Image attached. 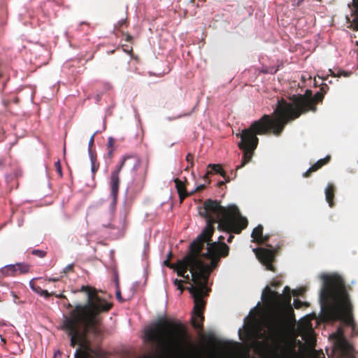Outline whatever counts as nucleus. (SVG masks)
Returning a JSON list of instances; mask_svg holds the SVG:
<instances>
[{
    "instance_id": "obj_52",
    "label": "nucleus",
    "mask_w": 358,
    "mask_h": 358,
    "mask_svg": "<svg viewBox=\"0 0 358 358\" xmlns=\"http://www.w3.org/2000/svg\"><path fill=\"white\" fill-rule=\"evenodd\" d=\"M199 1H206V0H199Z\"/></svg>"
},
{
    "instance_id": "obj_4",
    "label": "nucleus",
    "mask_w": 358,
    "mask_h": 358,
    "mask_svg": "<svg viewBox=\"0 0 358 358\" xmlns=\"http://www.w3.org/2000/svg\"><path fill=\"white\" fill-rule=\"evenodd\" d=\"M145 336L156 345V355H145L141 358H203L201 350L192 343L187 327L180 322L160 318L145 329Z\"/></svg>"
},
{
    "instance_id": "obj_10",
    "label": "nucleus",
    "mask_w": 358,
    "mask_h": 358,
    "mask_svg": "<svg viewBox=\"0 0 358 358\" xmlns=\"http://www.w3.org/2000/svg\"><path fill=\"white\" fill-rule=\"evenodd\" d=\"M90 350L86 351L84 353L83 347L80 345V348L77 350L75 354V358H101L103 357V353L99 347L93 348H92V342L89 341Z\"/></svg>"
},
{
    "instance_id": "obj_46",
    "label": "nucleus",
    "mask_w": 358,
    "mask_h": 358,
    "mask_svg": "<svg viewBox=\"0 0 358 358\" xmlns=\"http://www.w3.org/2000/svg\"><path fill=\"white\" fill-rule=\"evenodd\" d=\"M171 257H172V253H171V252H169V253L168 254L167 259H171Z\"/></svg>"
},
{
    "instance_id": "obj_47",
    "label": "nucleus",
    "mask_w": 358,
    "mask_h": 358,
    "mask_svg": "<svg viewBox=\"0 0 358 358\" xmlns=\"http://www.w3.org/2000/svg\"><path fill=\"white\" fill-rule=\"evenodd\" d=\"M194 1H195V0H190L189 3H191L193 6L194 3Z\"/></svg>"
},
{
    "instance_id": "obj_25",
    "label": "nucleus",
    "mask_w": 358,
    "mask_h": 358,
    "mask_svg": "<svg viewBox=\"0 0 358 358\" xmlns=\"http://www.w3.org/2000/svg\"><path fill=\"white\" fill-rule=\"evenodd\" d=\"M114 145H115V139L111 136L109 137L108 138L107 150L115 149Z\"/></svg>"
},
{
    "instance_id": "obj_28",
    "label": "nucleus",
    "mask_w": 358,
    "mask_h": 358,
    "mask_svg": "<svg viewBox=\"0 0 358 358\" xmlns=\"http://www.w3.org/2000/svg\"><path fill=\"white\" fill-rule=\"evenodd\" d=\"M292 96H305L307 97V99H313L312 96V92L310 90H307L303 95L299 94V95H293Z\"/></svg>"
},
{
    "instance_id": "obj_30",
    "label": "nucleus",
    "mask_w": 358,
    "mask_h": 358,
    "mask_svg": "<svg viewBox=\"0 0 358 358\" xmlns=\"http://www.w3.org/2000/svg\"><path fill=\"white\" fill-rule=\"evenodd\" d=\"M73 269H74V265L73 264H69L67 265L64 269V273H68L69 272H73Z\"/></svg>"
},
{
    "instance_id": "obj_17",
    "label": "nucleus",
    "mask_w": 358,
    "mask_h": 358,
    "mask_svg": "<svg viewBox=\"0 0 358 358\" xmlns=\"http://www.w3.org/2000/svg\"><path fill=\"white\" fill-rule=\"evenodd\" d=\"M263 236V227L261 224H259L256 227L251 234L252 238H253L252 241L257 243L259 238H262Z\"/></svg>"
},
{
    "instance_id": "obj_9",
    "label": "nucleus",
    "mask_w": 358,
    "mask_h": 358,
    "mask_svg": "<svg viewBox=\"0 0 358 358\" xmlns=\"http://www.w3.org/2000/svg\"><path fill=\"white\" fill-rule=\"evenodd\" d=\"M268 248H257L253 249V252L259 261L266 266L268 271L274 272L275 271L273 262L275 260V252L280 248V245H278L277 248L274 249L271 245L267 244Z\"/></svg>"
},
{
    "instance_id": "obj_33",
    "label": "nucleus",
    "mask_w": 358,
    "mask_h": 358,
    "mask_svg": "<svg viewBox=\"0 0 358 358\" xmlns=\"http://www.w3.org/2000/svg\"><path fill=\"white\" fill-rule=\"evenodd\" d=\"M305 0H292V6L299 7L300 6Z\"/></svg>"
},
{
    "instance_id": "obj_6",
    "label": "nucleus",
    "mask_w": 358,
    "mask_h": 358,
    "mask_svg": "<svg viewBox=\"0 0 358 358\" xmlns=\"http://www.w3.org/2000/svg\"><path fill=\"white\" fill-rule=\"evenodd\" d=\"M262 298L264 303L271 306H277L281 303L289 305L287 313L282 310L276 311L268 320V329L272 336L271 344L268 348L269 357L298 358L294 343L282 336V334L289 324V314L293 313L290 306L292 296L289 287L285 286L283 294H280L266 286Z\"/></svg>"
},
{
    "instance_id": "obj_32",
    "label": "nucleus",
    "mask_w": 358,
    "mask_h": 358,
    "mask_svg": "<svg viewBox=\"0 0 358 358\" xmlns=\"http://www.w3.org/2000/svg\"><path fill=\"white\" fill-rule=\"evenodd\" d=\"M30 286H31V289L34 292H36L38 293L39 294H41V291L43 290V289H41V287H40L38 285H35L34 284H32L31 282L30 283Z\"/></svg>"
},
{
    "instance_id": "obj_21",
    "label": "nucleus",
    "mask_w": 358,
    "mask_h": 358,
    "mask_svg": "<svg viewBox=\"0 0 358 358\" xmlns=\"http://www.w3.org/2000/svg\"><path fill=\"white\" fill-rule=\"evenodd\" d=\"M186 160L189 165L187 166L185 170H188L189 168H192L194 166V155L191 153L187 154L186 156Z\"/></svg>"
},
{
    "instance_id": "obj_11",
    "label": "nucleus",
    "mask_w": 358,
    "mask_h": 358,
    "mask_svg": "<svg viewBox=\"0 0 358 358\" xmlns=\"http://www.w3.org/2000/svg\"><path fill=\"white\" fill-rule=\"evenodd\" d=\"M215 173V174H220L221 175L223 178L225 180L226 182H230L231 178L229 176L227 175L224 170L222 169V166L219 164H210L208 166V171L205 176H203V179L205 180H208L210 175Z\"/></svg>"
},
{
    "instance_id": "obj_50",
    "label": "nucleus",
    "mask_w": 358,
    "mask_h": 358,
    "mask_svg": "<svg viewBox=\"0 0 358 358\" xmlns=\"http://www.w3.org/2000/svg\"><path fill=\"white\" fill-rule=\"evenodd\" d=\"M64 153L65 154L66 153V148L64 147Z\"/></svg>"
},
{
    "instance_id": "obj_34",
    "label": "nucleus",
    "mask_w": 358,
    "mask_h": 358,
    "mask_svg": "<svg viewBox=\"0 0 358 358\" xmlns=\"http://www.w3.org/2000/svg\"><path fill=\"white\" fill-rule=\"evenodd\" d=\"M95 133L91 136L90 141H89V149H88V151L90 150V149L92 150V147L94 145V136H95Z\"/></svg>"
},
{
    "instance_id": "obj_39",
    "label": "nucleus",
    "mask_w": 358,
    "mask_h": 358,
    "mask_svg": "<svg viewBox=\"0 0 358 358\" xmlns=\"http://www.w3.org/2000/svg\"><path fill=\"white\" fill-rule=\"evenodd\" d=\"M206 188V185H199L196 189V192H200L203 189H204Z\"/></svg>"
},
{
    "instance_id": "obj_8",
    "label": "nucleus",
    "mask_w": 358,
    "mask_h": 358,
    "mask_svg": "<svg viewBox=\"0 0 358 358\" xmlns=\"http://www.w3.org/2000/svg\"><path fill=\"white\" fill-rule=\"evenodd\" d=\"M141 164L140 159L135 155H124L122 157L120 163L111 172L110 178V196L112 201L109 205L108 210L101 215L102 226L110 229H117V227L113 223L116 209L117 199L119 193L120 183V173L124 167H131L136 171Z\"/></svg>"
},
{
    "instance_id": "obj_24",
    "label": "nucleus",
    "mask_w": 358,
    "mask_h": 358,
    "mask_svg": "<svg viewBox=\"0 0 358 358\" xmlns=\"http://www.w3.org/2000/svg\"><path fill=\"white\" fill-rule=\"evenodd\" d=\"M304 304H306V303L303 302V301H301L299 299H294L293 305H294V308H296V309L301 308Z\"/></svg>"
},
{
    "instance_id": "obj_51",
    "label": "nucleus",
    "mask_w": 358,
    "mask_h": 358,
    "mask_svg": "<svg viewBox=\"0 0 358 358\" xmlns=\"http://www.w3.org/2000/svg\"><path fill=\"white\" fill-rule=\"evenodd\" d=\"M3 164L2 161H0V166H1Z\"/></svg>"
},
{
    "instance_id": "obj_48",
    "label": "nucleus",
    "mask_w": 358,
    "mask_h": 358,
    "mask_svg": "<svg viewBox=\"0 0 358 358\" xmlns=\"http://www.w3.org/2000/svg\"><path fill=\"white\" fill-rule=\"evenodd\" d=\"M276 285H278L275 283H272V286H276Z\"/></svg>"
},
{
    "instance_id": "obj_1",
    "label": "nucleus",
    "mask_w": 358,
    "mask_h": 358,
    "mask_svg": "<svg viewBox=\"0 0 358 358\" xmlns=\"http://www.w3.org/2000/svg\"><path fill=\"white\" fill-rule=\"evenodd\" d=\"M324 96L323 92H317L313 99H307L305 96H292V103H287L282 99L278 101L273 116L264 115L259 120L253 122L249 128L237 134L236 136L241 138L238 148L243 150V154L241 164L236 166L235 171L231 172L234 178L236 177V171L252 160L254 151L259 143L257 135L273 134L275 136H280L289 122L298 118L301 114L309 110L315 112L317 103L322 101Z\"/></svg>"
},
{
    "instance_id": "obj_16",
    "label": "nucleus",
    "mask_w": 358,
    "mask_h": 358,
    "mask_svg": "<svg viewBox=\"0 0 358 358\" xmlns=\"http://www.w3.org/2000/svg\"><path fill=\"white\" fill-rule=\"evenodd\" d=\"M89 155L91 161V170L93 173V176H94L99 168V163L97 162L96 155L93 153L92 150H91L90 149L89 150Z\"/></svg>"
},
{
    "instance_id": "obj_22",
    "label": "nucleus",
    "mask_w": 358,
    "mask_h": 358,
    "mask_svg": "<svg viewBox=\"0 0 358 358\" xmlns=\"http://www.w3.org/2000/svg\"><path fill=\"white\" fill-rule=\"evenodd\" d=\"M31 254L34 255L38 256V257L43 258L45 257L47 252L44 250H33L31 251Z\"/></svg>"
},
{
    "instance_id": "obj_12",
    "label": "nucleus",
    "mask_w": 358,
    "mask_h": 358,
    "mask_svg": "<svg viewBox=\"0 0 358 358\" xmlns=\"http://www.w3.org/2000/svg\"><path fill=\"white\" fill-rule=\"evenodd\" d=\"M331 159L330 156H327L324 159H319L316 163H315L313 165H312L304 173L303 177L308 178L310 176L311 173L313 172H315L322 168L324 165L329 163V162Z\"/></svg>"
},
{
    "instance_id": "obj_18",
    "label": "nucleus",
    "mask_w": 358,
    "mask_h": 358,
    "mask_svg": "<svg viewBox=\"0 0 358 358\" xmlns=\"http://www.w3.org/2000/svg\"><path fill=\"white\" fill-rule=\"evenodd\" d=\"M15 265L16 274H24L29 271L30 266L25 263H17Z\"/></svg>"
},
{
    "instance_id": "obj_13",
    "label": "nucleus",
    "mask_w": 358,
    "mask_h": 358,
    "mask_svg": "<svg viewBox=\"0 0 358 358\" xmlns=\"http://www.w3.org/2000/svg\"><path fill=\"white\" fill-rule=\"evenodd\" d=\"M173 181L176 184V187L179 195L180 201L182 203L183 200L189 195L192 194V193L188 194L187 192L185 184L180 179L176 178Z\"/></svg>"
},
{
    "instance_id": "obj_40",
    "label": "nucleus",
    "mask_w": 358,
    "mask_h": 358,
    "mask_svg": "<svg viewBox=\"0 0 358 358\" xmlns=\"http://www.w3.org/2000/svg\"><path fill=\"white\" fill-rule=\"evenodd\" d=\"M303 293V289H300L299 291H294L293 292V294L294 296H298V295H302Z\"/></svg>"
},
{
    "instance_id": "obj_19",
    "label": "nucleus",
    "mask_w": 358,
    "mask_h": 358,
    "mask_svg": "<svg viewBox=\"0 0 358 358\" xmlns=\"http://www.w3.org/2000/svg\"><path fill=\"white\" fill-rule=\"evenodd\" d=\"M352 4L355 8V11L352 14L353 17L352 23L355 26V27L358 29V0H352Z\"/></svg>"
},
{
    "instance_id": "obj_5",
    "label": "nucleus",
    "mask_w": 358,
    "mask_h": 358,
    "mask_svg": "<svg viewBox=\"0 0 358 358\" xmlns=\"http://www.w3.org/2000/svg\"><path fill=\"white\" fill-rule=\"evenodd\" d=\"M207 231L208 229L204 231L198 239H195L191 243L189 253L177 262L176 271L178 276L189 280V275H185L189 268L192 274V280L194 285H191L188 288L194 303L191 321L193 327L199 331H202L203 328L206 301L203 299V296H208L210 291L206 287V284L210 273L215 269L210 264L205 263L203 259L204 258L201 256V241L207 234Z\"/></svg>"
},
{
    "instance_id": "obj_41",
    "label": "nucleus",
    "mask_w": 358,
    "mask_h": 358,
    "mask_svg": "<svg viewBox=\"0 0 358 358\" xmlns=\"http://www.w3.org/2000/svg\"><path fill=\"white\" fill-rule=\"evenodd\" d=\"M234 238V236L231 234V233L229 234L228 238H227V242L228 243H231L233 239Z\"/></svg>"
},
{
    "instance_id": "obj_38",
    "label": "nucleus",
    "mask_w": 358,
    "mask_h": 358,
    "mask_svg": "<svg viewBox=\"0 0 358 358\" xmlns=\"http://www.w3.org/2000/svg\"><path fill=\"white\" fill-rule=\"evenodd\" d=\"M114 150L115 149L107 150V155L108 158H112L113 157Z\"/></svg>"
},
{
    "instance_id": "obj_45",
    "label": "nucleus",
    "mask_w": 358,
    "mask_h": 358,
    "mask_svg": "<svg viewBox=\"0 0 358 358\" xmlns=\"http://www.w3.org/2000/svg\"><path fill=\"white\" fill-rule=\"evenodd\" d=\"M225 182H227L225 180L224 181H220L217 183V185H218V187H222V185H224L225 184Z\"/></svg>"
},
{
    "instance_id": "obj_43",
    "label": "nucleus",
    "mask_w": 358,
    "mask_h": 358,
    "mask_svg": "<svg viewBox=\"0 0 358 358\" xmlns=\"http://www.w3.org/2000/svg\"><path fill=\"white\" fill-rule=\"evenodd\" d=\"M126 23H127L126 20H122L118 22L120 27H122L123 24H125Z\"/></svg>"
},
{
    "instance_id": "obj_7",
    "label": "nucleus",
    "mask_w": 358,
    "mask_h": 358,
    "mask_svg": "<svg viewBox=\"0 0 358 358\" xmlns=\"http://www.w3.org/2000/svg\"><path fill=\"white\" fill-rule=\"evenodd\" d=\"M324 285L320 299L322 306H327L329 319L341 320L358 335L352 315V305L345 289L343 279L338 275L323 276Z\"/></svg>"
},
{
    "instance_id": "obj_42",
    "label": "nucleus",
    "mask_w": 358,
    "mask_h": 358,
    "mask_svg": "<svg viewBox=\"0 0 358 358\" xmlns=\"http://www.w3.org/2000/svg\"><path fill=\"white\" fill-rule=\"evenodd\" d=\"M116 297H117V299L119 301H121V300H122L121 293H120V290L117 291V292H116Z\"/></svg>"
},
{
    "instance_id": "obj_23",
    "label": "nucleus",
    "mask_w": 358,
    "mask_h": 358,
    "mask_svg": "<svg viewBox=\"0 0 358 358\" xmlns=\"http://www.w3.org/2000/svg\"><path fill=\"white\" fill-rule=\"evenodd\" d=\"M55 168L57 172L58 173L59 177L62 178L63 176V173H62V166H61L59 159H58L57 162H55Z\"/></svg>"
},
{
    "instance_id": "obj_15",
    "label": "nucleus",
    "mask_w": 358,
    "mask_h": 358,
    "mask_svg": "<svg viewBox=\"0 0 358 358\" xmlns=\"http://www.w3.org/2000/svg\"><path fill=\"white\" fill-rule=\"evenodd\" d=\"M0 273L3 277L15 276L16 270L14 264H9L0 268Z\"/></svg>"
},
{
    "instance_id": "obj_36",
    "label": "nucleus",
    "mask_w": 358,
    "mask_h": 358,
    "mask_svg": "<svg viewBox=\"0 0 358 358\" xmlns=\"http://www.w3.org/2000/svg\"><path fill=\"white\" fill-rule=\"evenodd\" d=\"M52 294V293H49L47 290L43 289L40 295L44 296L45 298H48Z\"/></svg>"
},
{
    "instance_id": "obj_2",
    "label": "nucleus",
    "mask_w": 358,
    "mask_h": 358,
    "mask_svg": "<svg viewBox=\"0 0 358 358\" xmlns=\"http://www.w3.org/2000/svg\"><path fill=\"white\" fill-rule=\"evenodd\" d=\"M78 292L85 293L86 303L73 306L66 299L63 305L69 311L63 315L60 329L70 337V345L83 346L85 354L90 350L89 335L99 337L103 334V315L110 311L113 303L101 297L93 287L83 285Z\"/></svg>"
},
{
    "instance_id": "obj_27",
    "label": "nucleus",
    "mask_w": 358,
    "mask_h": 358,
    "mask_svg": "<svg viewBox=\"0 0 358 358\" xmlns=\"http://www.w3.org/2000/svg\"><path fill=\"white\" fill-rule=\"evenodd\" d=\"M183 281L182 280L176 279L173 282L174 285L178 287V289H180L181 292L184 290V287L182 286Z\"/></svg>"
},
{
    "instance_id": "obj_14",
    "label": "nucleus",
    "mask_w": 358,
    "mask_h": 358,
    "mask_svg": "<svg viewBox=\"0 0 358 358\" xmlns=\"http://www.w3.org/2000/svg\"><path fill=\"white\" fill-rule=\"evenodd\" d=\"M336 187L334 184L329 183L325 189V198L329 206L332 208L334 206V199L335 196Z\"/></svg>"
},
{
    "instance_id": "obj_35",
    "label": "nucleus",
    "mask_w": 358,
    "mask_h": 358,
    "mask_svg": "<svg viewBox=\"0 0 358 358\" xmlns=\"http://www.w3.org/2000/svg\"><path fill=\"white\" fill-rule=\"evenodd\" d=\"M328 90H329L328 85L327 84H323V85H322V86L320 87V92H322L324 93V94H325Z\"/></svg>"
},
{
    "instance_id": "obj_29",
    "label": "nucleus",
    "mask_w": 358,
    "mask_h": 358,
    "mask_svg": "<svg viewBox=\"0 0 358 358\" xmlns=\"http://www.w3.org/2000/svg\"><path fill=\"white\" fill-rule=\"evenodd\" d=\"M269 240V236L265 235L262 236V238H259V240L257 242V244H264L266 243Z\"/></svg>"
},
{
    "instance_id": "obj_20",
    "label": "nucleus",
    "mask_w": 358,
    "mask_h": 358,
    "mask_svg": "<svg viewBox=\"0 0 358 358\" xmlns=\"http://www.w3.org/2000/svg\"><path fill=\"white\" fill-rule=\"evenodd\" d=\"M329 71L331 72V75L334 77H341L342 76L344 77H349L351 75L350 71H342V70H339L337 73H335L331 69L329 70Z\"/></svg>"
},
{
    "instance_id": "obj_26",
    "label": "nucleus",
    "mask_w": 358,
    "mask_h": 358,
    "mask_svg": "<svg viewBox=\"0 0 358 358\" xmlns=\"http://www.w3.org/2000/svg\"><path fill=\"white\" fill-rule=\"evenodd\" d=\"M164 264L169 268H174L177 271V263L176 264H171L169 259L164 260Z\"/></svg>"
},
{
    "instance_id": "obj_49",
    "label": "nucleus",
    "mask_w": 358,
    "mask_h": 358,
    "mask_svg": "<svg viewBox=\"0 0 358 358\" xmlns=\"http://www.w3.org/2000/svg\"><path fill=\"white\" fill-rule=\"evenodd\" d=\"M312 343H313V347H314V346H315V341H313V342H312Z\"/></svg>"
},
{
    "instance_id": "obj_3",
    "label": "nucleus",
    "mask_w": 358,
    "mask_h": 358,
    "mask_svg": "<svg viewBox=\"0 0 358 358\" xmlns=\"http://www.w3.org/2000/svg\"><path fill=\"white\" fill-rule=\"evenodd\" d=\"M199 215L206 219V226L196 239L208 229L207 234L201 241L202 250L206 243L208 245L207 252H201V256L204 259H210V264L215 268L220 259L229 255V247L223 242V236H219L217 242L212 241L211 238L215 231L214 224H218L217 229L220 231L238 234L247 227L248 222L245 217L241 216L237 206L233 205L224 207L217 201L211 199L205 201L203 208L199 210Z\"/></svg>"
},
{
    "instance_id": "obj_31",
    "label": "nucleus",
    "mask_w": 358,
    "mask_h": 358,
    "mask_svg": "<svg viewBox=\"0 0 358 358\" xmlns=\"http://www.w3.org/2000/svg\"><path fill=\"white\" fill-rule=\"evenodd\" d=\"M207 339H208V342L209 343H216L217 340H216V338L215 337V336L211 334V333H209L208 335H207Z\"/></svg>"
},
{
    "instance_id": "obj_44",
    "label": "nucleus",
    "mask_w": 358,
    "mask_h": 358,
    "mask_svg": "<svg viewBox=\"0 0 358 358\" xmlns=\"http://www.w3.org/2000/svg\"><path fill=\"white\" fill-rule=\"evenodd\" d=\"M55 296H56V297H58V298H60V299H66V296H64V294H57V295H55Z\"/></svg>"
},
{
    "instance_id": "obj_37",
    "label": "nucleus",
    "mask_w": 358,
    "mask_h": 358,
    "mask_svg": "<svg viewBox=\"0 0 358 358\" xmlns=\"http://www.w3.org/2000/svg\"><path fill=\"white\" fill-rule=\"evenodd\" d=\"M126 36V41L131 43L133 41V37L128 33H126L124 34Z\"/></svg>"
}]
</instances>
